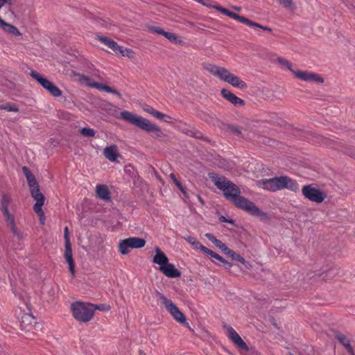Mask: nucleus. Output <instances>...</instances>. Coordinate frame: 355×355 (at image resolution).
Listing matches in <instances>:
<instances>
[{
	"label": "nucleus",
	"instance_id": "1",
	"mask_svg": "<svg viewBox=\"0 0 355 355\" xmlns=\"http://www.w3.org/2000/svg\"><path fill=\"white\" fill-rule=\"evenodd\" d=\"M120 116L123 120L136 125L143 130L153 132L156 137L159 138L164 135L159 127L142 116L134 114L126 110L121 112Z\"/></svg>",
	"mask_w": 355,
	"mask_h": 355
},
{
	"label": "nucleus",
	"instance_id": "2",
	"mask_svg": "<svg viewBox=\"0 0 355 355\" xmlns=\"http://www.w3.org/2000/svg\"><path fill=\"white\" fill-rule=\"evenodd\" d=\"M205 69L213 76L227 83L234 87L241 89H245L248 87L247 84L243 80H242L239 77L230 73L229 70L224 67L208 64L205 66Z\"/></svg>",
	"mask_w": 355,
	"mask_h": 355
},
{
	"label": "nucleus",
	"instance_id": "3",
	"mask_svg": "<svg viewBox=\"0 0 355 355\" xmlns=\"http://www.w3.org/2000/svg\"><path fill=\"white\" fill-rule=\"evenodd\" d=\"M209 177L217 188L223 191L225 197L231 202L241 193L239 187L225 177L213 173H209Z\"/></svg>",
	"mask_w": 355,
	"mask_h": 355
},
{
	"label": "nucleus",
	"instance_id": "4",
	"mask_svg": "<svg viewBox=\"0 0 355 355\" xmlns=\"http://www.w3.org/2000/svg\"><path fill=\"white\" fill-rule=\"evenodd\" d=\"M73 317L80 322H88L94 318L92 303L77 301L71 304Z\"/></svg>",
	"mask_w": 355,
	"mask_h": 355
},
{
	"label": "nucleus",
	"instance_id": "5",
	"mask_svg": "<svg viewBox=\"0 0 355 355\" xmlns=\"http://www.w3.org/2000/svg\"><path fill=\"white\" fill-rule=\"evenodd\" d=\"M277 60L278 63L286 67L288 69L293 72L297 78L301 80L316 83H324V78L318 73L309 71L294 70L293 69L292 63L282 57L277 58Z\"/></svg>",
	"mask_w": 355,
	"mask_h": 355
},
{
	"label": "nucleus",
	"instance_id": "6",
	"mask_svg": "<svg viewBox=\"0 0 355 355\" xmlns=\"http://www.w3.org/2000/svg\"><path fill=\"white\" fill-rule=\"evenodd\" d=\"M202 1L204 2V3H202V5L205 6L208 8H214V9L220 12L222 14H223L233 19H235L240 23L245 24L248 25V26L257 27V28H259L264 31H266L268 32H272V29L270 28H269L268 26H263L257 22L250 21L248 18H246L243 16H241L235 12H233L227 10V8H225L219 5H211L210 3H208L207 2L204 1L203 0H202Z\"/></svg>",
	"mask_w": 355,
	"mask_h": 355
},
{
	"label": "nucleus",
	"instance_id": "7",
	"mask_svg": "<svg viewBox=\"0 0 355 355\" xmlns=\"http://www.w3.org/2000/svg\"><path fill=\"white\" fill-rule=\"evenodd\" d=\"M234 205L252 215L256 216H266V214L258 208L254 202L240 196V194L232 202Z\"/></svg>",
	"mask_w": 355,
	"mask_h": 355
},
{
	"label": "nucleus",
	"instance_id": "8",
	"mask_svg": "<svg viewBox=\"0 0 355 355\" xmlns=\"http://www.w3.org/2000/svg\"><path fill=\"white\" fill-rule=\"evenodd\" d=\"M159 301L163 305H164L168 312L176 322L182 324L187 323L185 315L171 300L168 299L162 294H159Z\"/></svg>",
	"mask_w": 355,
	"mask_h": 355
},
{
	"label": "nucleus",
	"instance_id": "9",
	"mask_svg": "<svg viewBox=\"0 0 355 355\" xmlns=\"http://www.w3.org/2000/svg\"><path fill=\"white\" fill-rule=\"evenodd\" d=\"M31 77L38 82L45 89H46L53 96L60 97L62 96V91L48 79L42 77L38 72L32 71Z\"/></svg>",
	"mask_w": 355,
	"mask_h": 355
},
{
	"label": "nucleus",
	"instance_id": "10",
	"mask_svg": "<svg viewBox=\"0 0 355 355\" xmlns=\"http://www.w3.org/2000/svg\"><path fill=\"white\" fill-rule=\"evenodd\" d=\"M302 193L305 198L316 203H321L327 197L324 192L311 184L304 185L302 189Z\"/></svg>",
	"mask_w": 355,
	"mask_h": 355
},
{
	"label": "nucleus",
	"instance_id": "11",
	"mask_svg": "<svg viewBox=\"0 0 355 355\" xmlns=\"http://www.w3.org/2000/svg\"><path fill=\"white\" fill-rule=\"evenodd\" d=\"M257 185L259 188L272 192L279 191L281 190V176L259 180L257 182Z\"/></svg>",
	"mask_w": 355,
	"mask_h": 355
},
{
	"label": "nucleus",
	"instance_id": "12",
	"mask_svg": "<svg viewBox=\"0 0 355 355\" xmlns=\"http://www.w3.org/2000/svg\"><path fill=\"white\" fill-rule=\"evenodd\" d=\"M225 328L227 329L228 338L232 343L240 349L248 350V347L243 340L241 338L239 334L230 326L225 325Z\"/></svg>",
	"mask_w": 355,
	"mask_h": 355
},
{
	"label": "nucleus",
	"instance_id": "13",
	"mask_svg": "<svg viewBox=\"0 0 355 355\" xmlns=\"http://www.w3.org/2000/svg\"><path fill=\"white\" fill-rule=\"evenodd\" d=\"M283 189L296 192L299 190V184L294 179L287 175H281V190Z\"/></svg>",
	"mask_w": 355,
	"mask_h": 355
},
{
	"label": "nucleus",
	"instance_id": "14",
	"mask_svg": "<svg viewBox=\"0 0 355 355\" xmlns=\"http://www.w3.org/2000/svg\"><path fill=\"white\" fill-rule=\"evenodd\" d=\"M221 96L235 106H243L245 105L243 99L239 98L228 89H223Z\"/></svg>",
	"mask_w": 355,
	"mask_h": 355
},
{
	"label": "nucleus",
	"instance_id": "15",
	"mask_svg": "<svg viewBox=\"0 0 355 355\" xmlns=\"http://www.w3.org/2000/svg\"><path fill=\"white\" fill-rule=\"evenodd\" d=\"M64 258L69 265V269L72 276L75 274V263L73 259L72 248L71 243H64Z\"/></svg>",
	"mask_w": 355,
	"mask_h": 355
},
{
	"label": "nucleus",
	"instance_id": "16",
	"mask_svg": "<svg viewBox=\"0 0 355 355\" xmlns=\"http://www.w3.org/2000/svg\"><path fill=\"white\" fill-rule=\"evenodd\" d=\"M159 270L169 278H176L181 276V272L171 263H168L164 266L159 267Z\"/></svg>",
	"mask_w": 355,
	"mask_h": 355
},
{
	"label": "nucleus",
	"instance_id": "17",
	"mask_svg": "<svg viewBox=\"0 0 355 355\" xmlns=\"http://www.w3.org/2000/svg\"><path fill=\"white\" fill-rule=\"evenodd\" d=\"M30 187L31 195L35 201H39V199H45L44 196L40 192L39 184L37 180L28 182Z\"/></svg>",
	"mask_w": 355,
	"mask_h": 355
},
{
	"label": "nucleus",
	"instance_id": "18",
	"mask_svg": "<svg viewBox=\"0 0 355 355\" xmlns=\"http://www.w3.org/2000/svg\"><path fill=\"white\" fill-rule=\"evenodd\" d=\"M96 196L105 201L109 202L111 200V193L108 187L105 184H97L96 186Z\"/></svg>",
	"mask_w": 355,
	"mask_h": 355
},
{
	"label": "nucleus",
	"instance_id": "19",
	"mask_svg": "<svg viewBox=\"0 0 355 355\" xmlns=\"http://www.w3.org/2000/svg\"><path fill=\"white\" fill-rule=\"evenodd\" d=\"M104 156L111 162H115L120 156L118 153V148L116 145L107 146L103 150Z\"/></svg>",
	"mask_w": 355,
	"mask_h": 355
},
{
	"label": "nucleus",
	"instance_id": "20",
	"mask_svg": "<svg viewBox=\"0 0 355 355\" xmlns=\"http://www.w3.org/2000/svg\"><path fill=\"white\" fill-rule=\"evenodd\" d=\"M153 262L159 265V267L164 266L168 263V257L159 247L155 248V255L153 257Z\"/></svg>",
	"mask_w": 355,
	"mask_h": 355
},
{
	"label": "nucleus",
	"instance_id": "21",
	"mask_svg": "<svg viewBox=\"0 0 355 355\" xmlns=\"http://www.w3.org/2000/svg\"><path fill=\"white\" fill-rule=\"evenodd\" d=\"M0 28H1L4 32L8 33L12 35H14V36H21V33H20V31L16 26L10 24L6 23L2 19H0Z\"/></svg>",
	"mask_w": 355,
	"mask_h": 355
},
{
	"label": "nucleus",
	"instance_id": "22",
	"mask_svg": "<svg viewBox=\"0 0 355 355\" xmlns=\"http://www.w3.org/2000/svg\"><path fill=\"white\" fill-rule=\"evenodd\" d=\"M98 40L101 43H103L108 48L112 49L116 54L119 53V51H121V46L118 45V44L116 42H114V40L107 37L98 36Z\"/></svg>",
	"mask_w": 355,
	"mask_h": 355
},
{
	"label": "nucleus",
	"instance_id": "23",
	"mask_svg": "<svg viewBox=\"0 0 355 355\" xmlns=\"http://www.w3.org/2000/svg\"><path fill=\"white\" fill-rule=\"evenodd\" d=\"M44 200L45 199H39V201H36V202L35 203L34 206H33V210L37 214V215L39 217V219H40V223L42 225H44V223H45V215H44V213L42 210V206L44 205Z\"/></svg>",
	"mask_w": 355,
	"mask_h": 355
},
{
	"label": "nucleus",
	"instance_id": "24",
	"mask_svg": "<svg viewBox=\"0 0 355 355\" xmlns=\"http://www.w3.org/2000/svg\"><path fill=\"white\" fill-rule=\"evenodd\" d=\"M2 214L5 217L6 222L7 223L8 225L10 226L12 233L15 235L19 236L17 229L15 225V217L13 215L11 214L9 211H7V212H2Z\"/></svg>",
	"mask_w": 355,
	"mask_h": 355
},
{
	"label": "nucleus",
	"instance_id": "25",
	"mask_svg": "<svg viewBox=\"0 0 355 355\" xmlns=\"http://www.w3.org/2000/svg\"><path fill=\"white\" fill-rule=\"evenodd\" d=\"M336 338L345 347L350 355H354L353 347L350 345L348 338L343 334H338Z\"/></svg>",
	"mask_w": 355,
	"mask_h": 355
},
{
	"label": "nucleus",
	"instance_id": "26",
	"mask_svg": "<svg viewBox=\"0 0 355 355\" xmlns=\"http://www.w3.org/2000/svg\"><path fill=\"white\" fill-rule=\"evenodd\" d=\"M80 80L82 82L85 83L86 85H87L92 87L96 88L98 90L104 91V87H106V86H107V85L101 84V83H96V82L93 81L91 78H89V77L85 76H83L80 78Z\"/></svg>",
	"mask_w": 355,
	"mask_h": 355
},
{
	"label": "nucleus",
	"instance_id": "27",
	"mask_svg": "<svg viewBox=\"0 0 355 355\" xmlns=\"http://www.w3.org/2000/svg\"><path fill=\"white\" fill-rule=\"evenodd\" d=\"M226 255L228 256L229 257H230L233 261H238V262L243 264L246 267H248V266L249 265V263L248 261H246L245 259L243 257H241L240 254L236 253L234 251H233L231 249H230V250L227 252Z\"/></svg>",
	"mask_w": 355,
	"mask_h": 355
},
{
	"label": "nucleus",
	"instance_id": "28",
	"mask_svg": "<svg viewBox=\"0 0 355 355\" xmlns=\"http://www.w3.org/2000/svg\"><path fill=\"white\" fill-rule=\"evenodd\" d=\"M132 248L128 239L121 240L119 244V251L122 254H127Z\"/></svg>",
	"mask_w": 355,
	"mask_h": 355
},
{
	"label": "nucleus",
	"instance_id": "29",
	"mask_svg": "<svg viewBox=\"0 0 355 355\" xmlns=\"http://www.w3.org/2000/svg\"><path fill=\"white\" fill-rule=\"evenodd\" d=\"M128 239L131 244L132 248H141L146 244V241L141 238L130 237Z\"/></svg>",
	"mask_w": 355,
	"mask_h": 355
},
{
	"label": "nucleus",
	"instance_id": "30",
	"mask_svg": "<svg viewBox=\"0 0 355 355\" xmlns=\"http://www.w3.org/2000/svg\"><path fill=\"white\" fill-rule=\"evenodd\" d=\"M10 201L11 198L8 194L5 193L1 196L0 207L1 212H7V211H9L8 207L10 203Z\"/></svg>",
	"mask_w": 355,
	"mask_h": 355
},
{
	"label": "nucleus",
	"instance_id": "31",
	"mask_svg": "<svg viewBox=\"0 0 355 355\" xmlns=\"http://www.w3.org/2000/svg\"><path fill=\"white\" fill-rule=\"evenodd\" d=\"M35 322V318L33 316L29 314H26L21 318V329H25L26 326H32V324Z\"/></svg>",
	"mask_w": 355,
	"mask_h": 355
},
{
	"label": "nucleus",
	"instance_id": "32",
	"mask_svg": "<svg viewBox=\"0 0 355 355\" xmlns=\"http://www.w3.org/2000/svg\"><path fill=\"white\" fill-rule=\"evenodd\" d=\"M164 37H165L167 40H168L173 44H180L182 43V41L180 38V37L173 33L166 31L164 35Z\"/></svg>",
	"mask_w": 355,
	"mask_h": 355
},
{
	"label": "nucleus",
	"instance_id": "33",
	"mask_svg": "<svg viewBox=\"0 0 355 355\" xmlns=\"http://www.w3.org/2000/svg\"><path fill=\"white\" fill-rule=\"evenodd\" d=\"M0 110H6L8 112H19L18 107L14 103H6V104H3V105H1Z\"/></svg>",
	"mask_w": 355,
	"mask_h": 355
},
{
	"label": "nucleus",
	"instance_id": "34",
	"mask_svg": "<svg viewBox=\"0 0 355 355\" xmlns=\"http://www.w3.org/2000/svg\"><path fill=\"white\" fill-rule=\"evenodd\" d=\"M80 132L85 137H93L95 135L94 130L90 128H83L80 130Z\"/></svg>",
	"mask_w": 355,
	"mask_h": 355
},
{
	"label": "nucleus",
	"instance_id": "35",
	"mask_svg": "<svg viewBox=\"0 0 355 355\" xmlns=\"http://www.w3.org/2000/svg\"><path fill=\"white\" fill-rule=\"evenodd\" d=\"M22 171L26 176L27 182L35 180L34 175L30 171L27 166H23Z\"/></svg>",
	"mask_w": 355,
	"mask_h": 355
},
{
	"label": "nucleus",
	"instance_id": "36",
	"mask_svg": "<svg viewBox=\"0 0 355 355\" xmlns=\"http://www.w3.org/2000/svg\"><path fill=\"white\" fill-rule=\"evenodd\" d=\"M279 2L287 9L293 10L295 8L293 0H279Z\"/></svg>",
	"mask_w": 355,
	"mask_h": 355
},
{
	"label": "nucleus",
	"instance_id": "37",
	"mask_svg": "<svg viewBox=\"0 0 355 355\" xmlns=\"http://www.w3.org/2000/svg\"><path fill=\"white\" fill-rule=\"evenodd\" d=\"M93 306V314L94 315V312L96 310H100L103 311H108L110 309V306L104 304H92Z\"/></svg>",
	"mask_w": 355,
	"mask_h": 355
},
{
	"label": "nucleus",
	"instance_id": "38",
	"mask_svg": "<svg viewBox=\"0 0 355 355\" xmlns=\"http://www.w3.org/2000/svg\"><path fill=\"white\" fill-rule=\"evenodd\" d=\"M119 55H121L123 56H127L128 58H132L134 52L132 50L127 48H123L121 46V51H119Z\"/></svg>",
	"mask_w": 355,
	"mask_h": 355
},
{
	"label": "nucleus",
	"instance_id": "39",
	"mask_svg": "<svg viewBox=\"0 0 355 355\" xmlns=\"http://www.w3.org/2000/svg\"><path fill=\"white\" fill-rule=\"evenodd\" d=\"M217 248H218L223 253L225 254L230 250L229 248L225 243H223L221 241L218 240L216 243L214 244Z\"/></svg>",
	"mask_w": 355,
	"mask_h": 355
},
{
	"label": "nucleus",
	"instance_id": "40",
	"mask_svg": "<svg viewBox=\"0 0 355 355\" xmlns=\"http://www.w3.org/2000/svg\"><path fill=\"white\" fill-rule=\"evenodd\" d=\"M207 254L209 255L211 258L216 259V260L219 261L220 262H221L223 264H224V263L226 261L220 255H219L218 254L216 253L215 252H214L211 250H209V252H208Z\"/></svg>",
	"mask_w": 355,
	"mask_h": 355
},
{
	"label": "nucleus",
	"instance_id": "41",
	"mask_svg": "<svg viewBox=\"0 0 355 355\" xmlns=\"http://www.w3.org/2000/svg\"><path fill=\"white\" fill-rule=\"evenodd\" d=\"M196 249H200V250H202L204 253L205 254H208V252H209V249H208L207 248H206L205 246L202 245V244H200V243L199 241H196L194 243L193 245H192Z\"/></svg>",
	"mask_w": 355,
	"mask_h": 355
},
{
	"label": "nucleus",
	"instance_id": "42",
	"mask_svg": "<svg viewBox=\"0 0 355 355\" xmlns=\"http://www.w3.org/2000/svg\"><path fill=\"white\" fill-rule=\"evenodd\" d=\"M187 134L191 136V137H193L195 138H197V139H199V138H201L202 137V134L201 132H200L199 131H197L195 129H192V130H189V132H187Z\"/></svg>",
	"mask_w": 355,
	"mask_h": 355
},
{
	"label": "nucleus",
	"instance_id": "43",
	"mask_svg": "<svg viewBox=\"0 0 355 355\" xmlns=\"http://www.w3.org/2000/svg\"><path fill=\"white\" fill-rule=\"evenodd\" d=\"M150 30L153 33H157V34H159V35H162L163 36H164V33L166 32V31H164L162 28H161L159 26H152V27L150 28Z\"/></svg>",
	"mask_w": 355,
	"mask_h": 355
},
{
	"label": "nucleus",
	"instance_id": "44",
	"mask_svg": "<svg viewBox=\"0 0 355 355\" xmlns=\"http://www.w3.org/2000/svg\"><path fill=\"white\" fill-rule=\"evenodd\" d=\"M104 91L107 93L114 94L117 95L119 97H121L120 93H119L116 89H114L107 85L106 86V87H104Z\"/></svg>",
	"mask_w": 355,
	"mask_h": 355
},
{
	"label": "nucleus",
	"instance_id": "45",
	"mask_svg": "<svg viewBox=\"0 0 355 355\" xmlns=\"http://www.w3.org/2000/svg\"><path fill=\"white\" fill-rule=\"evenodd\" d=\"M69 234V228L68 227H65L64 229V238L65 243H71Z\"/></svg>",
	"mask_w": 355,
	"mask_h": 355
},
{
	"label": "nucleus",
	"instance_id": "46",
	"mask_svg": "<svg viewBox=\"0 0 355 355\" xmlns=\"http://www.w3.org/2000/svg\"><path fill=\"white\" fill-rule=\"evenodd\" d=\"M205 236L210 241H211L214 244H215L216 243V241L218 240L213 234H211L210 233L205 234Z\"/></svg>",
	"mask_w": 355,
	"mask_h": 355
},
{
	"label": "nucleus",
	"instance_id": "47",
	"mask_svg": "<svg viewBox=\"0 0 355 355\" xmlns=\"http://www.w3.org/2000/svg\"><path fill=\"white\" fill-rule=\"evenodd\" d=\"M153 116L156 117V118H157V119H162L165 116V115L163 113H162V112H160L159 111H157L156 110L153 113Z\"/></svg>",
	"mask_w": 355,
	"mask_h": 355
},
{
	"label": "nucleus",
	"instance_id": "48",
	"mask_svg": "<svg viewBox=\"0 0 355 355\" xmlns=\"http://www.w3.org/2000/svg\"><path fill=\"white\" fill-rule=\"evenodd\" d=\"M219 220L222 223H231L232 224L233 223V220H230V219H227L226 218L225 216H221L220 218H219Z\"/></svg>",
	"mask_w": 355,
	"mask_h": 355
},
{
	"label": "nucleus",
	"instance_id": "49",
	"mask_svg": "<svg viewBox=\"0 0 355 355\" xmlns=\"http://www.w3.org/2000/svg\"><path fill=\"white\" fill-rule=\"evenodd\" d=\"M231 130H232V132H234V134H236L237 135H239L241 134V130L238 127H232Z\"/></svg>",
	"mask_w": 355,
	"mask_h": 355
},
{
	"label": "nucleus",
	"instance_id": "50",
	"mask_svg": "<svg viewBox=\"0 0 355 355\" xmlns=\"http://www.w3.org/2000/svg\"><path fill=\"white\" fill-rule=\"evenodd\" d=\"M144 110L151 115H153V113L155 111V110L151 107L147 106L146 107L144 108Z\"/></svg>",
	"mask_w": 355,
	"mask_h": 355
},
{
	"label": "nucleus",
	"instance_id": "51",
	"mask_svg": "<svg viewBox=\"0 0 355 355\" xmlns=\"http://www.w3.org/2000/svg\"><path fill=\"white\" fill-rule=\"evenodd\" d=\"M185 240L191 245H193L194 243L196 241V240L192 236H189L186 238Z\"/></svg>",
	"mask_w": 355,
	"mask_h": 355
},
{
	"label": "nucleus",
	"instance_id": "52",
	"mask_svg": "<svg viewBox=\"0 0 355 355\" xmlns=\"http://www.w3.org/2000/svg\"><path fill=\"white\" fill-rule=\"evenodd\" d=\"M170 178L172 180L173 183L175 184L177 182H179L178 180L176 178L175 175L173 173H171L169 175Z\"/></svg>",
	"mask_w": 355,
	"mask_h": 355
},
{
	"label": "nucleus",
	"instance_id": "53",
	"mask_svg": "<svg viewBox=\"0 0 355 355\" xmlns=\"http://www.w3.org/2000/svg\"><path fill=\"white\" fill-rule=\"evenodd\" d=\"M224 265L225 266L227 269H230L232 267V263L227 261V260L224 263Z\"/></svg>",
	"mask_w": 355,
	"mask_h": 355
},
{
	"label": "nucleus",
	"instance_id": "54",
	"mask_svg": "<svg viewBox=\"0 0 355 355\" xmlns=\"http://www.w3.org/2000/svg\"><path fill=\"white\" fill-rule=\"evenodd\" d=\"M179 189L181 191V192L186 196L187 197V193L184 189V188L183 187V186L180 188H179Z\"/></svg>",
	"mask_w": 355,
	"mask_h": 355
},
{
	"label": "nucleus",
	"instance_id": "55",
	"mask_svg": "<svg viewBox=\"0 0 355 355\" xmlns=\"http://www.w3.org/2000/svg\"><path fill=\"white\" fill-rule=\"evenodd\" d=\"M175 186H176L178 189L182 187V184H181L180 182H177V183H175Z\"/></svg>",
	"mask_w": 355,
	"mask_h": 355
},
{
	"label": "nucleus",
	"instance_id": "56",
	"mask_svg": "<svg viewBox=\"0 0 355 355\" xmlns=\"http://www.w3.org/2000/svg\"><path fill=\"white\" fill-rule=\"evenodd\" d=\"M234 9L237 10H240V8H239V7H234Z\"/></svg>",
	"mask_w": 355,
	"mask_h": 355
},
{
	"label": "nucleus",
	"instance_id": "57",
	"mask_svg": "<svg viewBox=\"0 0 355 355\" xmlns=\"http://www.w3.org/2000/svg\"><path fill=\"white\" fill-rule=\"evenodd\" d=\"M198 199H199V200H200L201 202H202V198H200V196H198Z\"/></svg>",
	"mask_w": 355,
	"mask_h": 355
},
{
	"label": "nucleus",
	"instance_id": "58",
	"mask_svg": "<svg viewBox=\"0 0 355 355\" xmlns=\"http://www.w3.org/2000/svg\"><path fill=\"white\" fill-rule=\"evenodd\" d=\"M167 118L169 119H171V116H167Z\"/></svg>",
	"mask_w": 355,
	"mask_h": 355
},
{
	"label": "nucleus",
	"instance_id": "59",
	"mask_svg": "<svg viewBox=\"0 0 355 355\" xmlns=\"http://www.w3.org/2000/svg\"><path fill=\"white\" fill-rule=\"evenodd\" d=\"M289 355H293V354L290 353Z\"/></svg>",
	"mask_w": 355,
	"mask_h": 355
}]
</instances>
